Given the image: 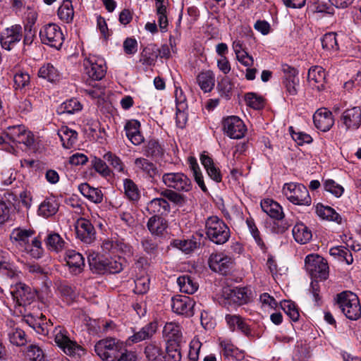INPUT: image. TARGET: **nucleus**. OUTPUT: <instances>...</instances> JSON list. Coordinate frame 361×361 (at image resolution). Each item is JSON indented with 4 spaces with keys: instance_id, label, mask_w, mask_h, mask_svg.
I'll return each mask as SVG.
<instances>
[{
    "instance_id": "nucleus-1",
    "label": "nucleus",
    "mask_w": 361,
    "mask_h": 361,
    "mask_svg": "<svg viewBox=\"0 0 361 361\" xmlns=\"http://www.w3.org/2000/svg\"><path fill=\"white\" fill-rule=\"evenodd\" d=\"M207 236L196 233L190 239H175L171 245L175 248H200L209 242L216 245H222L228 241L230 237V230L226 224L217 216L209 217L206 221Z\"/></svg>"
},
{
    "instance_id": "nucleus-2",
    "label": "nucleus",
    "mask_w": 361,
    "mask_h": 361,
    "mask_svg": "<svg viewBox=\"0 0 361 361\" xmlns=\"http://www.w3.org/2000/svg\"><path fill=\"white\" fill-rule=\"evenodd\" d=\"M104 250H91L88 253L87 259L91 270L97 274L120 272L123 269L121 263L109 258V255L103 253Z\"/></svg>"
},
{
    "instance_id": "nucleus-3",
    "label": "nucleus",
    "mask_w": 361,
    "mask_h": 361,
    "mask_svg": "<svg viewBox=\"0 0 361 361\" xmlns=\"http://www.w3.org/2000/svg\"><path fill=\"white\" fill-rule=\"evenodd\" d=\"M338 304L342 312L350 320L361 317V306L358 297L350 291H343L338 295Z\"/></svg>"
},
{
    "instance_id": "nucleus-4",
    "label": "nucleus",
    "mask_w": 361,
    "mask_h": 361,
    "mask_svg": "<svg viewBox=\"0 0 361 361\" xmlns=\"http://www.w3.org/2000/svg\"><path fill=\"white\" fill-rule=\"evenodd\" d=\"M123 345L115 338H108L99 341L94 345L97 355L103 360L116 361L122 353Z\"/></svg>"
},
{
    "instance_id": "nucleus-5",
    "label": "nucleus",
    "mask_w": 361,
    "mask_h": 361,
    "mask_svg": "<svg viewBox=\"0 0 361 361\" xmlns=\"http://www.w3.org/2000/svg\"><path fill=\"white\" fill-rule=\"evenodd\" d=\"M305 267L312 279L326 280L329 276L326 260L317 254L308 255L305 259Z\"/></svg>"
},
{
    "instance_id": "nucleus-6",
    "label": "nucleus",
    "mask_w": 361,
    "mask_h": 361,
    "mask_svg": "<svg viewBox=\"0 0 361 361\" xmlns=\"http://www.w3.org/2000/svg\"><path fill=\"white\" fill-rule=\"evenodd\" d=\"M283 192L287 199L294 204L307 206L311 204L312 200L308 190L302 184L286 183L283 188Z\"/></svg>"
},
{
    "instance_id": "nucleus-7",
    "label": "nucleus",
    "mask_w": 361,
    "mask_h": 361,
    "mask_svg": "<svg viewBox=\"0 0 361 361\" xmlns=\"http://www.w3.org/2000/svg\"><path fill=\"white\" fill-rule=\"evenodd\" d=\"M39 38L42 44L59 49L64 37L59 26L54 23L44 25L39 31Z\"/></svg>"
},
{
    "instance_id": "nucleus-8",
    "label": "nucleus",
    "mask_w": 361,
    "mask_h": 361,
    "mask_svg": "<svg viewBox=\"0 0 361 361\" xmlns=\"http://www.w3.org/2000/svg\"><path fill=\"white\" fill-rule=\"evenodd\" d=\"M35 231L17 228L13 230L10 235L12 243L16 246L42 248V242L39 237H34Z\"/></svg>"
},
{
    "instance_id": "nucleus-9",
    "label": "nucleus",
    "mask_w": 361,
    "mask_h": 361,
    "mask_svg": "<svg viewBox=\"0 0 361 361\" xmlns=\"http://www.w3.org/2000/svg\"><path fill=\"white\" fill-rule=\"evenodd\" d=\"M53 336L56 345L66 355L70 356L80 355V351H83L80 345L70 339L65 329L61 326L56 327L53 331Z\"/></svg>"
},
{
    "instance_id": "nucleus-10",
    "label": "nucleus",
    "mask_w": 361,
    "mask_h": 361,
    "mask_svg": "<svg viewBox=\"0 0 361 361\" xmlns=\"http://www.w3.org/2000/svg\"><path fill=\"white\" fill-rule=\"evenodd\" d=\"M82 66L85 74L93 80H100L106 75V67L105 61L102 58L90 56L84 59Z\"/></svg>"
},
{
    "instance_id": "nucleus-11",
    "label": "nucleus",
    "mask_w": 361,
    "mask_h": 361,
    "mask_svg": "<svg viewBox=\"0 0 361 361\" xmlns=\"http://www.w3.org/2000/svg\"><path fill=\"white\" fill-rule=\"evenodd\" d=\"M162 181L166 186L178 192H189L192 188L190 179L180 172L166 173L162 176Z\"/></svg>"
},
{
    "instance_id": "nucleus-12",
    "label": "nucleus",
    "mask_w": 361,
    "mask_h": 361,
    "mask_svg": "<svg viewBox=\"0 0 361 361\" xmlns=\"http://www.w3.org/2000/svg\"><path fill=\"white\" fill-rule=\"evenodd\" d=\"M11 293L20 306L30 305L36 297V291L23 283L11 285Z\"/></svg>"
},
{
    "instance_id": "nucleus-13",
    "label": "nucleus",
    "mask_w": 361,
    "mask_h": 361,
    "mask_svg": "<svg viewBox=\"0 0 361 361\" xmlns=\"http://www.w3.org/2000/svg\"><path fill=\"white\" fill-rule=\"evenodd\" d=\"M223 130L231 139H241L245 136L247 128L239 117L231 116L224 119Z\"/></svg>"
},
{
    "instance_id": "nucleus-14",
    "label": "nucleus",
    "mask_w": 361,
    "mask_h": 361,
    "mask_svg": "<svg viewBox=\"0 0 361 361\" xmlns=\"http://www.w3.org/2000/svg\"><path fill=\"white\" fill-rule=\"evenodd\" d=\"M195 305V302L188 296L178 295L171 298L172 310L185 317H191L194 315Z\"/></svg>"
},
{
    "instance_id": "nucleus-15",
    "label": "nucleus",
    "mask_w": 361,
    "mask_h": 361,
    "mask_svg": "<svg viewBox=\"0 0 361 361\" xmlns=\"http://www.w3.org/2000/svg\"><path fill=\"white\" fill-rule=\"evenodd\" d=\"M342 128L345 130L354 131L361 126V108L353 106L345 109L340 118Z\"/></svg>"
},
{
    "instance_id": "nucleus-16",
    "label": "nucleus",
    "mask_w": 361,
    "mask_h": 361,
    "mask_svg": "<svg viewBox=\"0 0 361 361\" xmlns=\"http://www.w3.org/2000/svg\"><path fill=\"white\" fill-rule=\"evenodd\" d=\"M22 37V27L20 25H13L6 28L1 33L0 42L1 47L10 51L16 43L21 40Z\"/></svg>"
},
{
    "instance_id": "nucleus-17",
    "label": "nucleus",
    "mask_w": 361,
    "mask_h": 361,
    "mask_svg": "<svg viewBox=\"0 0 361 361\" xmlns=\"http://www.w3.org/2000/svg\"><path fill=\"white\" fill-rule=\"evenodd\" d=\"M77 238L86 244L92 243L95 239V229L91 222L83 218L77 220L75 225Z\"/></svg>"
},
{
    "instance_id": "nucleus-18",
    "label": "nucleus",
    "mask_w": 361,
    "mask_h": 361,
    "mask_svg": "<svg viewBox=\"0 0 361 361\" xmlns=\"http://www.w3.org/2000/svg\"><path fill=\"white\" fill-rule=\"evenodd\" d=\"M208 262L211 269L226 275L233 264V259L222 252L212 253Z\"/></svg>"
},
{
    "instance_id": "nucleus-19",
    "label": "nucleus",
    "mask_w": 361,
    "mask_h": 361,
    "mask_svg": "<svg viewBox=\"0 0 361 361\" xmlns=\"http://www.w3.org/2000/svg\"><path fill=\"white\" fill-rule=\"evenodd\" d=\"M315 127L323 132L329 131L334 124V118L331 111L326 108H321L313 115Z\"/></svg>"
},
{
    "instance_id": "nucleus-20",
    "label": "nucleus",
    "mask_w": 361,
    "mask_h": 361,
    "mask_svg": "<svg viewBox=\"0 0 361 361\" xmlns=\"http://www.w3.org/2000/svg\"><path fill=\"white\" fill-rule=\"evenodd\" d=\"M223 295L225 300L224 305L227 303L230 305L231 302L240 305L249 300L245 288H226L223 290Z\"/></svg>"
},
{
    "instance_id": "nucleus-21",
    "label": "nucleus",
    "mask_w": 361,
    "mask_h": 361,
    "mask_svg": "<svg viewBox=\"0 0 361 361\" xmlns=\"http://www.w3.org/2000/svg\"><path fill=\"white\" fill-rule=\"evenodd\" d=\"M147 227L152 235L164 237L167 233L168 222L162 216L154 215L149 219Z\"/></svg>"
},
{
    "instance_id": "nucleus-22",
    "label": "nucleus",
    "mask_w": 361,
    "mask_h": 361,
    "mask_svg": "<svg viewBox=\"0 0 361 361\" xmlns=\"http://www.w3.org/2000/svg\"><path fill=\"white\" fill-rule=\"evenodd\" d=\"M325 78L326 74L322 67L315 66L309 69L307 80L313 88L319 91L324 90Z\"/></svg>"
},
{
    "instance_id": "nucleus-23",
    "label": "nucleus",
    "mask_w": 361,
    "mask_h": 361,
    "mask_svg": "<svg viewBox=\"0 0 361 361\" xmlns=\"http://www.w3.org/2000/svg\"><path fill=\"white\" fill-rule=\"evenodd\" d=\"M163 335L167 343H183L182 329L176 322H167L164 326Z\"/></svg>"
},
{
    "instance_id": "nucleus-24",
    "label": "nucleus",
    "mask_w": 361,
    "mask_h": 361,
    "mask_svg": "<svg viewBox=\"0 0 361 361\" xmlns=\"http://www.w3.org/2000/svg\"><path fill=\"white\" fill-rule=\"evenodd\" d=\"M65 259L71 271L77 274L80 273L85 265V259L82 254L75 251V250H67Z\"/></svg>"
},
{
    "instance_id": "nucleus-25",
    "label": "nucleus",
    "mask_w": 361,
    "mask_h": 361,
    "mask_svg": "<svg viewBox=\"0 0 361 361\" xmlns=\"http://www.w3.org/2000/svg\"><path fill=\"white\" fill-rule=\"evenodd\" d=\"M143 353L147 361H166L160 344L156 341L146 343Z\"/></svg>"
},
{
    "instance_id": "nucleus-26",
    "label": "nucleus",
    "mask_w": 361,
    "mask_h": 361,
    "mask_svg": "<svg viewBox=\"0 0 361 361\" xmlns=\"http://www.w3.org/2000/svg\"><path fill=\"white\" fill-rule=\"evenodd\" d=\"M196 81L204 92H210L215 86V74L211 70L202 71L197 75Z\"/></svg>"
},
{
    "instance_id": "nucleus-27",
    "label": "nucleus",
    "mask_w": 361,
    "mask_h": 361,
    "mask_svg": "<svg viewBox=\"0 0 361 361\" xmlns=\"http://www.w3.org/2000/svg\"><path fill=\"white\" fill-rule=\"evenodd\" d=\"M225 319L228 328L232 331L238 329L247 336H251L252 332L250 326L240 316L236 314H226Z\"/></svg>"
},
{
    "instance_id": "nucleus-28",
    "label": "nucleus",
    "mask_w": 361,
    "mask_h": 361,
    "mask_svg": "<svg viewBox=\"0 0 361 361\" xmlns=\"http://www.w3.org/2000/svg\"><path fill=\"white\" fill-rule=\"evenodd\" d=\"M140 127V123L135 120L128 121L125 126L126 136L134 145H140L144 141Z\"/></svg>"
},
{
    "instance_id": "nucleus-29",
    "label": "nucleus",
    "mask_w": 361,
    "mask_h": 361,
    "mask_svg": "<svg viewBox=\"0 0 361 361\" xmlns=\"http://www.w3.org/2000/svg\"><path fill=\"white\" fill-rule=\"evenodd\" d=\"M261 207L264 212L272 219H282L284 216L282 207L279 203L271 199H266L261 202Z\"/></svg>"
},
{
    "instance_id": "nucleus-30",
    "label": "nucleus",
    "mask_w": 361,
    "mask_h": 361,
    "mask_svg": "<svg viewBox=\"0 0 361 361\" xmlns=\"http://www.w3.org/2000/svg\"><path fill=\"white\" fill-rule=\"evenodd\" d=\"M147 210L149 214L161 216L167 214L170 212V205L164 198H154L147 203Z\"/></svg>"
},
{
    "instance_id": "nucleus-31",
    "label": "nucleus",
    "mask_w": 361,
    "mask_h": 361,
    "mask_svg": "<svg viewBox=\"0 0 361 361\" xmlns=\"http://www.w3.org/2000/svg\"><path fill=\"white\" fill-rule=\"evenodd\" d=\"M157 331V326L153 323L147 324L141 328L138 331L133 334L128 338V341L133 343L151 339Z\"/></svg>"
},
{
    "instance_id": "nucleus-32",
    "label": "nucleus",
    "mask_w": 361,
    "mask_h": 361,
    "mask_svg": "<svg viewBox=\"0 0 361 361\" xmlns=\"http://www.w3.org/2000/svg\"><path fill=\"white\" fill-rule=\"evenodd\" d=\"M78 190L84 197L94 203H101L103 200L104 195L102 190L99 188H92L86 183L80 184Z\"/></svg>"
},
{
    "instance_id": "nucleus-33",
    "label": "nucleus",
    "mask_w": 361,
    "mask_h": 361,
    "mask_svg": "<svg viewBox=\"0 0 361 361\" xmlns=\"http://www.w3.org/2000/svg\"><path fill=\"white\" fill-rule=\"evenodd\" d=\"M134 164L137 171L145 173L149 178H153L157 173L156 165L146 158H136Z\"/></svg>"
},
{
    "instance_id": "nucleus-34",
    "label": "nucleus",
    "mask_w": 361,
    "mask_h": 361,
    "mask_svg": "<svg viewBox=\"0 0 361 361\" xmlns=\"http://www.w3.org/2000/svg\"><path fill=\"white\" fill-rule=\"evenodd\" d=\"M292 232L295 241L300 244L308 243L312 237L311 231L302 223L296 224Z\"/></svg>"
},
{
    "instance_id": "nucleus-35",
    "label": "nucleus",
    "mask_w": 361,
    "mask_h": 361,
    "mask_svg": "<svg viewBox=\"0 0 361 361\" xmlns=\"http://www.w3.org/2000/svg\"><path fill=\"white\" fill-rule=\"evenodd\" d=\"M316 213L322 219L341 223V216L331 207L319 203L316 206Z\"/></svg>"
},
{
    "instance_id": "nucleus-36",
    "label": "nucleus",
    "mask_w": 361,
    "mask_h": 361,
    "mask_svg": "<svg viewBox=\"0 0 361 361\" xmlns=\"http://www.w3.org/2000/svg\"><path fill=\"white\" fill-rule=\"evenodd\" d=\"M58 209L56 200L54 197H47L39 206L38 214L47 218L55 214Z\"/></svg>"
},
{
    "instance_id": "nucleus-37",
    "label": "nucleus",
    "mask_w": 361,
    "mask_h": 361,
    "mask_svg": "<svg viewBox=\"0 0 361 361\" xmlns=\"http://www.w3.org/2000/svg\"><path fill=\"white\" fill-rule=\"evenodd\" d=\"M220 345L223 349L224 356L229 360H240L243 359V352L235 347L227 341L220 342Z\"/></svg>"
},
{
    "instance_id": "nucleus-38",
    "label": "nucleus",
    "mask_w": 361,
    "mask_h": 361,
    "mask_svg": "<svg viewBox=\"0 0 361 361\" xmlns=\"http://www.w3.org/2000/svg\"><path fill=\"white\" fill-rule=\"evenodd\" d=\"M58 135L64 148L70 149L77 140L78 133L76 131L69 129L66 126L61 127Z\"/></svg>"
},
{
    "instance_id": "nucleus-39",
    "label": "nucleus",
    "mask_w": 361,
    "mask_h": 361,
    "mask_svg": "<svg viewBox=\"0 0 361 361\" xmlns=\"http://www.w3.org/2000/svg\"><path fill=\"white\" fill-rule=\"evenodd\" d=\"M25 130V127L23 125L11 126L4 130V135L8 141L20 144L23 140L21 137Z\"/></svg>"
},
{
    "instance_id": "nucleus-40",
    "label": "nucleus",
    "mask_w": 361,
    "mask_h": 361,
    "mask_svg": "<svg viewBox=\"0 0 361 361\" xmlns=\"http://www.w3.org/2000/svg\"><path fill=\"white\" fill-rule=\"evenodd\" d=\"M180 290L187 294H193L198 288V284L189 275H183L177 279Z\"/></svg>"
},
{
    "instance_id": "nucleus-41",
    "label": "nucleus",
    "mask_w": 361,
    "mask_h": 361,
    "mask_svg": "<svg viewBox=\"0 0 361 361\" xmlns=\"http://www.w3.org/2000/svg\"><path fill=\"white\" fill-rule=\"evenodd\" d=\"M82 106L75 98H72L63 102L57 109L59 114H73L82 110Z\"/></svg>"
},
{
    "instance_id": "nucleus-42",
    "label": "nucleus",
    "mask_w": 361,
    "mask_h": 361,
    "mask_svg": "<svg viewBox=\"0 0 361 361\" xmlns=\"http://www.w3.org/2000/svg\"><path fill=\"white\" fill-rule=\"evenodd\" d=\"M59 18L66 23L73 21L74 17V11L72 2L70 0H64L59 6L57 12Z\"/></svg>"
},
{
    "instance_id": "nucleus-43",
    "label": "nucleus",
    "mask_w": 361,
    "mask_h": 361,
    "mask_svg": "<svg viewBox=\"0 0 361 361\" xmlns=\"http://www.w3.org/2000/svg\"><path fill=\"white\" fill-rule=\"evenodd\" d=\"M158 51L159 49L154 44L146 47L142 51L140 61L147 66L154 64L158 57Z\"/></svg>"
},
{
    "instance_id": "nucleus-44",
    "label": "nucleus",
    "mask_w": 361,
    "mask_h": 361,
    "mask_svg": "<svg viewBox=\"0 0 361 361\" xmlns=\"http://www.w3.org/2000/svg\"><path fill=\"white\" fill-rule=\"evenodd\" d=\"M144 154L147 157L158 158L163 154V149L159 142L154 139L149 140L144 147Z\"/></svg>"
},
{
    "instance_id": "nucleus-45",
    "label": "nucleus",
    "mask_w": 361,
    "mask_h": 361,
    "mask_svg": "<svg viewBox=\"0 0 361 361\" xmlns=\"http://www.w3.org/2000/svg\"><path fill=\"white\" fill-rule=\"evenodd\" d=\"M38 75L39 77L47 79L50 82H55L59 78V73L58 70L49 63L43 65L39 68Z\"/></svg>"
},
{
    "instance_id": "nucleus-46",
    "label": "nucleus",
    "mask_w": 361,
    "mask_h": 361,
    "mask_svg": "<svg viewBox=\"0 0 361 361\" xmlns=\"http://www.w3.org/2000/svg\"><path fill=\"white\" fill-rule=\"evenodd\" d=\"M178 90L176 91L177 92ZM176 98L177 102L176 106V126L180 128H185L188 121V114L185 111L186 108V104L184 101H179L177 97V93H176Z\"/></svg>"
},
{
    "instance_id": "nucleus-47",
    "label": "nucleus",
    "mask_w": 361,
    "mask_h": 361,
    "mask_svg": "<svg viewBox=\"0 0 361 361\" xmlns=\"http://www.w3.org/2000/svg\"><path fill=\"white\" fill-rule=\"evenodd\" d=\"M47 247L51 248H63L67 246L64 239L57 233L51 231L44 240Z\"/></svg>"
},
{
    "instance_id": "nucleus-48",
    "label": "nucleus",
    "mask_w": 361,
    "mask_h": 361,
    "mask_svg": "<svg viewBox=\"0 0 361 361\" xmlns=\"http://www.w3.org/2000/svg\"><path fill=\"white\" fill-rule=\"evenodd\" d=\"M124 193L131 201H137L140 199V191L137 185L129 178L123 180Z\"/></svg>"
},
{
    "instance_id": "nucleus-49",
    "label": "nucleus",
    "mask_w": 361,
    "mask_h": 361,
    "mask_svg": "<svg viewBox=\"0 0 361 361\" xmlns=\"http://www.w3.org/2000/svg\"><path fill=\"white\" fill-rule=\"evenodd\" d=\"M8 337L10 342L17 346L23 345L27 342L25 332L18 327L9 330Z\"/></svg>"
},
{
    "instance_id": "nucleus-50",
    "label": "nucleus",
    "mask_w": 361,
    "mask_h": 361,
    "mask_svg": "<svg viewBox=\"0 0 361 361\" xmlns=\"http://www.w3.org/2000/svg\"><path fill=\"white\" fill-rule=\"evenodd\" d=\"M103 158L118 173L125 172V165L121 159L111 152H106Z\"/></svg>"
},
{
    "instance_id": "nucleus-51",
    "label": "nucleus",
    "mask_w": 361,
    "mask_h": 361,
    "mask_svg": "<svg viewBox=\"0 0 361 361\" xmlns=\"http://www.w3.org/2000/svg\"><path fill=\"white\" fill-rule=\"evenodd\" d=\"M281 307L285 313L290 318L293 322L298 320L300 314L296 305L290 300H284L281 303Z\"/></svg>"
},
{
    "instance_id": "nucleus-52",
    "label": "nucleus",
    "mask_w": 361,
    "mask_h": 361,
    "mask_svg": "<svg viewBox=\"0 0 361 361\" xmlns=\"http://www.w3.org/2000/svg\"><path fill=\"white\" fill-rule=\"evenodd\" d=\"M181 344L182 343H167L166 353L173 361L181 360Z\"/></svg>"
},
{
    "instance_id": "nucleus-53",
    "label": "nucleus",
    "mask_w": 361,
    "mask_h": 361,
    "mask_svg": "<svg viewBox=\"0 0 361 361\" xmlns=\"http://www.w3.org/2000/svg\"><path fill=\"white\" fill-rule=\"evenodd\" d=\"M322 44L323 49L326 50H338V45L335 32H329L325 34L322 38Z\"/></svg>"
},
{
    "instance_id": "nucleus-54",
    "label": "nucleus",
    "mask_w": 361,
    "mask_h": 361,
    "mask_svg": "<svg viewBox=\"0 0 361 361\" xmlns=\"http://www.w3.org/2000/svg\"><path fill=\"white\" fill-rule=\"evenodd\" d=\"M92 166L97 173L104 177L109 176L111 173L110 168L107 166L106 162L100 158L94 157L92 160Z\"/></svg>"
},
{
    "instance_id": "nucleus-55",
    "label": "nucleus",
    "mask_w": 361,
    "mask_h": 361,
    "mask_svg": "<svg viewBox=\"0 0 361 361\" xmlns=\"http://www.w3.org/2000/svg\"><path fill=\"white\" fill-rule=\"evenodd\" d=\"M161 195L173 202L176 204L182 205L185 203V200L183 195L178 193L176 190L166 189L161 192Z\"/></svg>"
},
{
    "instance_id": "nucleus-56",
    "label": "nucleus",
    "mask_w": 361,
    "mask_h": 361,
    "mask_svg": "<svg viewBox=\"0 0 361 361\" xmlns=\"http://www.w3.org/2000/svg\"><path fill=\"white\" fill-rule=\"evenodd\" d=\"M324 187L326 191L333 194L337 197L341 196L344 191L341 185L331 179L326 180L324 183Z\"/></svg>"
},
{
    "instance_id": "nucleus-57",
    "label": "nucleus",
    "mask_w": 361,
    "mask_h": 361,
    "mask_svg": "<svg viewBox=\"0 0 361 361\" xmlns=\"http://www.w3.org/2000/svg\"><path fill=\"white\" fill-rule=\"evenodd\" d=\"M58 290L63 299L68 302L73 301L76 297L74 288L67 283H61L58 287Z\"/></svg>"
},
{
    "instance_id": "nucleus-58",
    "label": "nucleus",
    "mask_w": 361,
    "mask_h": 361,
    "mask_svg": "<svg viewBox=\"0 0 361 361\" xmlns=\"http://www.w3.org/2000/svg\"><path fill=\"white\" fill-rule=\"evenodd\" d=\"M26 355L32 361H43L44 360L42 350L35 345H30L27 347Z\"/></svg>"
},
{
    "instance_id": "nucleus-59",
    "label": "nucleus",
    "mask_w": 361,
    "mask_h": 361,
    "mask_svg": "<svg viewBox=\"0 0 361 361\" xmlns=\"http://www.w3.org/2000/svg\"><path fill=\"white\" fill-rule=\"evenodd\" d=\"M149 289L148 276H141L135 281V292L137 294L146 293Z\"/></svg>"
},
{
    "instance_id": "nucleus-60",
    "label": "nucleus",
    "mask_w": 361,
    "mask_h": 361,
    "mask_svg": "<svg viewBox=\"0 0 361 361\" xmlns=\"http://www.w3.org/2000/svg\"><path fill=\"white\" fill-rule=\"evenodd\" d=\"M299 79L298 77L285 78L283 83L285 86L286 93L291 96L296 95L298 93L297 85Z\"/></svg>"
},
{
    "instance_id": "nucleus-61",
    "label": "nucleus",
    "mask_w": 361,
    "mask_h": 361,
    "mask_svg": "<svg viewBox=\"0 0 361 361\" xmlns=\"http://www.w3.org/2000/svg\"><path fill=\"white\" fill-rule=\"evenodd\" d=\"M289 131L293 140L299 145H302L304 143L309 144L312 142V137L307 133L302 132H294L293 127L289 128Z\"/></svg>"
},
{
    "instance_id": "nucleus-62",
    "label": "nucleus",
    "mask_w": 361,
    "mask_h": 361,
    "mask_svg": "<svg viewBox=\"0 0 361 361\" xmlns=\"http://www.w3.org/2000/svg\"><path fill=\"white\" fill-rule=\"evenodd\" d=\"M201 346L202 343L198 338H195L190 341L188 353L190 361H197Z\"/></svg>"
},
{
    "instance_id": "nucleus-63",
    "label": "nucleus",
    "mask_w": 361,
    "mask_h": 361,
    "mask_svg": "<svg viewBox=\"0 0 361 361\" xmlns=\"http://www.w3.org/2000/svg\"><path fill=\"white\" fill-rule=\"evenodd\" d=\"M14 86L16 89H22L30 82V75L27 73L19 71L13 77Z\"/></svg>"
},
{
    "instance_id": "nucleus-64",
    "label": "nucleus",
    "mask_w": 361,
    "mask_h": 361,
    "mask_svg": "<svg viewBox=\"0 0 361 361\" xmlns=\"http://www.w3.org/2000/svg\"><path fill=\"white\" fill-rule=\"evenodd\" d=\"M245 102L249 106L255 109H259L263 106V99L253 92L245 94Z\"/></svg>"
}]
</instances>
